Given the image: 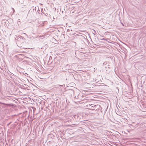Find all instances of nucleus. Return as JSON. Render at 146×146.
I'll return each instance as SVG.
<instances>
[{
  "instance_id": "1",
  "label": "nucleus",
  "mask_w": 146,
  "mask_h": 146,
  "mask_svg": "<svg viewBox=\"0 0 146 146\" xmlns=\"http://www.w3.org/2000/svg\"><path fill=\"white\" fill-rule=\"evenodd\" d=\"M92 105V104H89V105H87L86 106V107H87L88 108H86L87 109H89V108H88V107H90V106H91Z\"/></svg>"
},
{
  "instance_id": "2",
  "label": "nucleus",
  "mask_w": 146,
  "mask_h": 146,
  "mask_svg": "<svg viewBox=\"0 0 146 146\" xmlns=\"http://www.w3.org/2000/svg\"><path fill=\"white\" fill-rule=\"evenodd\" d=\"M96 105H95V106H91V107L92 108H93L92 109V110H94L95 109V108H95L96 107Z\"/></svg>"
}]
</instances>
